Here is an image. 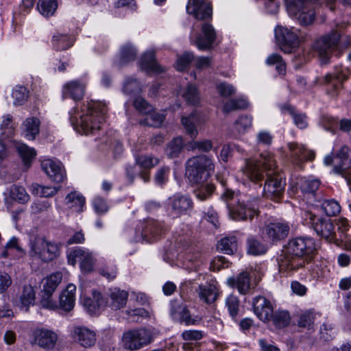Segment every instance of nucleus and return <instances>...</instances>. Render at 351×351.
I'll use <instances>...</instances> for the list:
<instances>
[{"mask_svg":"<svg viewBox=\"0 0 351 351\" xmlns=\"http://www.w3.org/2000/svg\"><path fill=\"white\" fill-rule=\"evenodd\" d=\"M281 110L285 112L287 111L293 117L294 123L300 129L306 128L307 119L304 114L296 113L291 106L289 104L284 105L281 107Z\"/></svg>","mask_w":351,"mask_h":351,"instance_id":"46","label":"nucleus"},{"mask_svg":"<svg viewBox=\"0 0 351 351\" xmlns=\"http://www.w3.org/2000/svg\"><path fill=\"white\" fill-rule=\"evenodd\" d=\"M315 314L312 310L306 311L301 313L298 324L302 327H310L314 322Z\"/></svg>","mask_w":351,"mask_h":351,"instance_id":"62","label":"nucleus"},{"mask_svg":"<svg viewBox=\"0 0 351 351\" xmlns=\"http://www.w3.org/2000/svg\"><path fill=\"white\" fill-rule=\"evenodd\" d=\"M213 142L209 139L199 141H191L189 143V147L191 150L198 149L202 152H208L213 148Z\"/></svg>","mask_w":351,"mask_h":351,"instance_id":"60","label":"nucleus"},{"mask_svg":"<svg viewBox=\"0 0 351 351\" xmlns=\"http://www.w3.org/2000/svg\"><path fill=\"white\" fill-rule=\"evenodd\" d=\"M276 167V160L271 154H261L257 159L246 160L243 171L254 182L263 180L265 174L267 178L263 188L265 196L278 198L284 192L285 182L281 176L275 173Z\"/></svg>","mask_w":351,"mask_h":351,"instance_id":"1","label":"nucleus"},{"mask_svg":"<svg viewBox=\"0 0 351 351\" xmlns=\"http://www.w3.org/2000/svg\"><path fill=\"white\" fill-rule=\"evenodd\" d=\"M186 101L192 105H196L199 101V93L195 85L189 84L182 93Z\"/></svg>","mask_w":351,"mask_h":351,"instance_id":"47","label":"nucleus"},{"mask_svg":"<svg viewBox=\"0 0 351 351\" xmlns=\"http://www.w3.org/2000/svg\"><path fill=\"white\" fill-rule=\"evenodd\" d=\"M39 130L40 121L38 118L32 117L26 119L23 132H25V137L27 140H34L39 133Z\"/></svg>","mask_w":351,"mask_h":351,"instance_id":"38","label":"nucleus"},{"mask_svg":"<svg viewBox=\"0 0 351 351\" xmlns=\"http://www.w3.org/2000/svg\"><path fill=\"white\" fill-rule=\"evenodd\" d=\"M253 311L256 316L263 322L271 321L273 314V305L265 297L258 295L252 299Z\"/></svg>","mask_w":351,"mask_h":351,"instance_id":"20","label":"nucleus"},{"mask_svg":"<svg viewBox=\"0 0 351 351\" xmlns=\"http://www.w3.org/2000/svg\"><path fill=\"white\" fill-rule=\"evenodd\" d=\"M305 215V219L311 224L318 236L329 243L335 244L337 236L335 225L330 219L317 216L311 212H306Z\"/></svg>","mask_w":351,"mask_h":351,"instance_id":"7","label":"nucleus"},{"mask_svg":"<svg viewBox=\"0 0 351 351\" xmlns=\"http://www.w3.org/2000/svg\"><path fill=\"white\" fill-rule=\"evenodd\" d=\"M52 45L56 50H65L71 47L73 43V39L70 36L58 33L52 37Z\"/></svg>","mask_w":351,"mask_h":351,"instance_id":"41","label":"nucleus"},{"mask_svg":"<svg viewBox=\"0 0 351 351\" xmlns=\"http://www.w3.org/2000/svg\"><path fill=\"white\" fill-rule=\"evenodd\" d=\"M218 250L226 254H232L237 250V239L235 236L222 238L217 243Z\"/></svg>","mask_w":351,"mask_h":351,"instance_id":"35","label":"nucleus"},{"mask_svg":"<svg viewBox=\"0 0 351 351\" xmlns=\"http://www.w3.org/2000/svg\"><path fill=\"white\" fill-rule=\"evenodd\" d=\"M214 170L212 158L204 154L191 157L186 162V176L193 184L204 182Z\"/></svg>","mask_w":351,"mask_h":351,"instance_id":"5","label":"nucleus"},{"mask_svg":"<svg viewBox=\"0 0 351 351\" xmlns=\"http://www.w3.org/2000/svg\"><path fill=\"white\" fill-rule=\"evenodd\" d=\"M316 251L315 240L309 237L290 239L278 258L281 273L291 276L310 263Z\"/></svg>","mask_w":351,"mask_h":351,"instance_id":"2","label":"nucleus"},{"mask_svg":"<svg viewBox=\"0 0 351 351\" xmlns=\"http://www.w3.org/2000/svg\"><path fill=\"white\" fill-rule=\"evenodd\" d=\"M65 204L68 208L73 209L76 213H81L84 210L85 198L82 194L77 191L69 193L65 197Z\"/></svg>","mask_w":351,"mask_h":351,"instance_id":"31","label":"nucleus"},{"mask_svg":"<svg viewBox=\"0 0 351 351\" xmlns=\"http://www.w3.org/2000/svg\"><path fill=\"white\" fill-rule=\"evenodd\" d=\"M217 288L213 285H205L199 286V298L207 304L214 302L217 299Z\"/></svg>","mask_w":351,"mask_h":351,"instance_id":"37","label":"nucleus"},{"mask_svg":"<svg viewBox=\"0 0 351 351\" xmlns=\"http://www.w3.org/2000/svg\"><path fill=\"white\" fill-rule=\"evenodd\" d=\"M252 125V117L248 115H241L234 123V128L239 134L245 133Z\"/></svg>","mask_w":351,"mask_h":351,"instance_id":"51","label":"nucleus"},{"mask_svg":"<svg viewBox=\"0 0 351 351\" xmlns=\"http://www.w3.org/2000/svg\"><path fill=\"white\" fill-rule=\"evenodd\" d=\"M58 341L57 334L47 328H36L31 335L30 343L47 351L54 348Z\"/></svg>","mask_w":351,"mask_h":351,"instance_id":"12","label":"nucleus"},{"mask_svg":"<svg viewBox=\"0 0 351 351\" xmlns=\"http://www.w3.org/2000/svg\"><path fill=\"white\" fill-rule=\"evenodd\" d=\"M247 253L252 256H261L267 251V247L255 237H249L246 240Z\"/></svg>","mask_w":351,"mask_h":351,"instance_id":"32","label":"nucleus"},{"mask_svg":"<svg viewBox=\"0 0 351 351\" xmlns=\"http://www.w3.org/2000/svg\"><path fill=\"white\" fill-rule=\"evenodd\" d=\"M29 189L35 195L49 198L54 196L60 191V186H49L32 184L29 186Z\"/></svg>","mask_w":351,"mask_h":351,"instance_id":"33","label":"nucleus"},{"mask_svg":"<svg viewBox=\"0 0 351 351\" xmlns=\"http://www.w3.org/2000/svg\"><path fill=\"white\" fill-rule=\"evenodd\" d=\"M290 228L287 223H270L263 228V233L267 238L277 242L285 239L289 234Z\"/></svg>","mask_w":351,"mask_h":351,"instance_id":"21","label":"nucleus"},{"mask_svg":"<svg viewBox=\"0 0 351 351\" xmlns=\"http://www.w3.org/2000/svg\"><path fill=\"white\" fill-rule=\"evenodd\" d=\"M321 207L328 216H335L341 211L339 204L335 199H324L321 204Z\"/></svg>","mask_w":351,"mask_h":351,"instance_id":"48","label":"nucleus"},{"mask_svg":"<svg viewBox=\"0 0 351 351\" xmlns=\"http://www.w3.org/2000/svg\"><path fill=\"white\" fill-rule=\"evenodd\" d=\"M123 91L127 95L137 94L141 91V86L136 79L128 77L125 82Z\"/></svg>","mask_w":351,"mask_h":351,"instance_id":"56","label":"nucleus"},{"mask_svg":"<svg viewBox=\"0 0 351 351\" xmlns=\"http://www.w3.org/2000/svg\"><path fill=\"white\" fill-rule=\"evenodd\" d=\"M350 70L342 66L336 67L335 70L324 76V83L328 85V93L335 96L337 92L342 88L343 83L348 80Z\"/></svg>","mask_w":351,"mask_h":351,"instance_id":"14","label":"nucleus"},{"mask_svg":"<svg viewBox=\"0 0 351 351\" xmlns=\"http://www.w3.org/2000/svg\"><path fill=\"white\" fill-rule=\"evenodd\" d=\"M41 169L53 182L60 183L66 179L65 169L60 161L51 158L44 159L41 162Z\"/></svg>","mask_w":351,"mask_h":351,"instance_id":"18","label":"nucleus"},{"mask_svg":"<svg viewBox=\"0 0 351 351\" xmlns=\"http://www.w3.org/2000/svg\"><path fill=\"white\" fill-rule=\"evenodd\" d=\"M186 9L189 14L197 20L204 21L212 18V6L206 0H189Z\"/></svg>","mask_w":351,"mask_h":351,"instance_id":"19","label":"nucleus"},{"mask_svg":"<svg viewBox=\"0 0 351 351\" xmlns=\"http://www.w3.org/2000/svg\"><path fill=\"white\" fill-rule=\"evenodd\" d=\"M340 35L337 32H332L317 40L314 44V49L324 63H327L332 53L337 48Z\"/></svg>","mask_w":351,"mask_h":351,"instance_id":"11","label":"nucleus"},{"mask_svg":"<svg viewBox=\"0 0 351 351\" xmlns=\"http://www.w3.org/2000/svg\"><path fill=\"white\" fill-rule=\"evenodd\" d=\"M152 341V332L143 328L128 330L123 333L122 343L130 351L138 350Z\"/></svg>","mask_w":351,"mask_h":351,"instance_id":"9","label":"nucleus"},{"mask_svg":"<svg viewBox=\"0 0 351 351\" xmlns=\"http://www.w3.org/2000/svg\"><path fill=\"white\" fill-rule=\"evenodd\" d=\"M86 84L82 82L75 80L66 83L62 89L64 97H70L73 100H80L85 93Z\"/></svg>","mask_w":351,"mask_h":351,"instance_id":"24","label":"nucleus"},{"mask_svg":"<svg viewBox=\"0 0 351 351\" xmlns=\"http://www.w3.org/2000/svg\"><path fill=\"white\" fill-rule=\"evenodd\" d=\"M136 56L135 48L130 44H126L121 47L120 50L119 60L117 64L121 66L127 63L134 60Z\"/></svg>","mask_w":351,"mask_h":351,"instance_id":"39","label":"nucleus"},{"mask_svg":"<svg viewBox=\"0 0 351 351\" xmlns=\"http://www.w3.org/2000/svg\"><path fill=\"white\" fill-rule=\"evenodd\" d=\"M37 155L34 148L23 143V171L29 169Z\"/></svg>","mask_w":351,"mask_h":351,"instance_id":"53","label":"nucleus"},{"mask_svg":"<svg viewBox=\"0 0 351 351\" xmlns=\"http://www.w3.org/2000/svg\"><path fill=\"white\" fill-rule=\"evenodd\" d=\"M141 67L147 73H161L165 69L156 61L154 51H146L141 60Z\"/></svg>","mask_w":351,"mask_h":351,"instance_id":"26","label":"nucleus"},{"mask_svg":"<svg viewBox=\"0 0 351 351\" xmlns=\"http://www.w3.org/2000/svg\"><path fill=\"white\" fill-rule=\"evenodd\" d=\"M181 121L186 133L192 139H195L198 135L197 126L201 123L199 116L196 113H191L188 117H182Z\"/></svg>","mask_w":351,"mask_h":351,"instance_id":"30","label":"nucleus"},{"mask_svg":"<svg viewBox=\"0 0 351 351\" xmlns=\"http://www.w3.org/2000/svg\"><path fill=\"white\" fill-rule=\"evenodd\" d=\"M271 321L273 322V324L276 327L281 328L286 327L289 324L291 316L287 311L278 310L276 312L273 311Z\"/></svg>","mask_w":351,"mask_h":351,"instance_id":"44","label":"nucleus"},{"mask_svg":"<svg viewBox=\"0 0 351 351\" xmlns=\"http://www.w3.org/2000/svg\"><path fill=\"white\" fill-rule=\"evenodd\" d=\"M75 285L73 284L67 285L60 294L58 308H60L66 312L71 311L75 306Z\"/></svg>","mask_w":351,"mask_h":351,"instance_id":"25","label":"nucleus"},{"mask_svg":"<svg viewBox=\"0 0 351 351\" xmlns=\"http://www.w3.org/2000/svg\"><path fill=\"white\" fill-rule=\"evenodd\" d=\"M288 147L291 152V156L296 165H300L304 160H311L314 158V153L306 149L303 145L290 143Z\"/></svg>","mask_w":351,"mask_h":351,"instance_id":"27","label":"nucleus"},{"mask_svg":"<svg viewBox=\"0 0 351 351\" xmlns=\"http://www.w3.org/2000/svg\"><path fill=\"white\" fill-rule=\"evenodd\" d=\"M267 65H276V69L279 74L284 75L286 71V64L282 57L277 53H273L268 56L266 60Z\"/></svg>","mask_w":351,"mask_h":351,"instance_id":"52","label":"nucleus"},{"mask_svg":"<svg viewBox=\"0 0 351 351\" xmlns=\"http://www.w3.org/2000/svg\"><path fill=\"white\" fill-rule=\"evenodd\" d=\"M126 313L128 315V319L134 322H138L143 318L148 317V312L143 308L128 309Z\"/></svg>","mask_w":351,"mask_h":351,"instance_id":"59","label":"nucleus"},{"mask_svg":"<svg viewBox=\"0 0 351 351\" xmlns=\"http://www.w3.org/2000/svg\"><path fill=\"white\" fill-rule=\"evenodd\" d=\"M275 36L280 49L285 53H291L299 45V38L291 29L282 26L275 29Z\"/></svg>","mask_w":351,"mask_h":351,"instance_id":"13","label":"nucleus"},{"mask_svg":"<svg viewBox=\"0 0 351 351\" xmlns=\"http://www.w3.org/2000/svg\"><path fill=\"white\" fill-rule=\"evenodd\" d=\"M145 115V117L140 121V124L143 125L158 128L165 120L163 114L155 112L154 110L152 112L147 113Z\"/></svg>","mask_w":351,"mask_h":351,"instance_id":"43","label":"nucleus"},{"mask_svg":"<svg viewBox=\"0 0 351 351\" xmlns=\"http://www.w3.org/2000/svg\"><path fill=\"white\" fill-rule=\"evenodd\" d=\"M73 337L84 348L93 346L97 341L95 332L85 326H75L73 328Z\"/></svg>","mask_w":351,"mask_h":351,"instance_id":"23","label":"nucleus"},{"mask_svg":"<svg viewBox=\"0 0 351 351\" xmlns=\"http://www.w3.org/2000/svg\"><path fill=\"white\" fill-rule=\"evenodd\" d=\"M217 90L218 93L224 97H228L233 95L236 90L234 86L227 82H220L217 85Z\"/></svg>","mask_w":351,"mask_h":351,"instance_id":"64","label":"nucleus"},{"mask_svg":"<svg viewBox=\"0 0 351 351\" xmlns=\"http://www.w3.org/2000/svg\"><path fill=\"white\" fill-rule=\"evenodd\" d=\"M128 292L117 288L110 289L106 303L114 310H118L123 307L127 302Z\"/></svg>","mask_w":351,"mask_h":351,"instance_id":"28","label":"nucleus"},{"mask_svg":"<svg viewBox=\"0 0 351 351\" xmlns=\"http://www.w3.org/2000/svg\"><path fill=\"white\" fill-rule=\"evenodd\" d=\"M274 136L272 134L266 130H261L256 134V142L258 145L269 146L271 145Z\"/></svg>","mask_w":351,"mask_h":351,"instance_id":"63","label":"nucleus"},{"mask_svg":"<svg viewBox=\"0 0 351 351\" xmlns=\"http://www.w3.org/2000/svg\"><path fill=\"white\" fill-rule=\"evenodd\" d=\"M201 33L197 34L195 36H191V41L199 50H208L212 48V45L216 39V32L213 26L204 23L201 26Z\"/></svg>","mask_w":351,"mask_h":351,"instance_id":"16","label":"nucleus"},{"mask_svg":"<svg viewBox=\"0 0 351 351\" xmlns=\"http://www.w3.org/2000/svg\"><path fill=\"white\" fill-rule=\"evenodd\" d=\"M339 238L335 244L346 250H351V235L349 234L350 226L346 218L341 217L336 223Z\"/></svg>","mask_w":351,"mask_h":351,"instance_id":"22","label":"nucleus"},{"mask_svg":"<svg viewBox=\"0 0 351 351\" xmlns=\"http://www.w3.org/2000/svg\"><path fill=\"white\" fill-rule=\"evenodd\" d=\"M247 106L248 102L244 99H230L224 104L223 110L224 112H230L233 110L245 109Z\"/></svg>","mask_w":351,"mask_h":351,"instance_id":"49","label":"nucleus"},{"mask_svg":"<svg viewBox=\"0 0 351 351\" xmlns=\"http://www.w3.org/2000/svg\"><path fill=\"white\" fill-rule=\"evenodd\" d=\"M215 186L212 184H206L205 185H202L199 188H197L195 191V195L196 197L200 201H204L208 199L213 191H215Z\"/></svg>","mask_w":351,"mask_h":351,"instance_id":"57","label":"nucleus"},{"mask_svg":"<svg viewBox=\"0 0 351 351\" xmlns=\"http://www.w3.org/2000/svg\"><path fill=\"white\" fill-rule=\"evenodd\" d=\"M193 58V54L190 52H186L182 56L178 58L175 64L176 70L179 71H184L191 63Z\"/></svg>","mask_w":351,"mask_h":351,"instance_id":"61","label":"nucleus"},{"mask_svg":"<svg viewBox=\"0 0 351 351\" xmlns=\"http://www.w3.org/2000/svg\"><path fill=\"white\" fill-rule=\"evenodd\" d=\"M69 265H75L77 261L80 262L81 269L85 272H90L94 265V258L91 252L88 249L75 247L67 254Z\"/></svg>","mask_w":351,"mask_h":351,"instance_id":"15","label":"nucleus"},{"mask_svg":"<svg viewBox=\"0 0 351 351\" xmlns=\"http://www.w3.org/2000/svg\"><path fill=\"white\" fill-rule=\"evenodd\" d=\"M184 142L182 137L178 136L172 139L165 148V154L170 158L179 156L184 147Z\"/></svg>","mask_w":351,"mask_h":351,"instance_id":"36","label":"nucleus"},{"mask_svg":"<svg viewBox=\"0 0 351 351\" xmlns=\"http://www.w3.org/2000/svg\"><path fill=\"white\" fill-rule=\"evenodd\" d=\"M32 256H37L43 262H49L60 254V246L58 243L46 240L43 237H34L29 243Z\"/></svg>","mask_w":351,"mask_h":351,"instance_id":"6","label":"nucleus"},{"mask_svg":"<svg viewBox=\"0 0 351 351\" xmlns=\"http://www.w3.org/2000/svg\"><path fill=\"white\" fill-rule=\"evenodd\" d=\"M0 141L1 142H3L6 138H12L14 136L15 133L14 123L10 115L3 117L0 124Z\"/></svg>","mask_w":351,"mask_h":351,"instance_id":"34","label":"nucleus"},{"mask_svg":"<svg viewBox=\"0 0 351 351\" xmlns=\"http://www.w3.org/2000/svg\"><path fill=\"white\" fill-rule=\"evenodd\" d=\"M178 315L181 322H184L186 326L196 325L199 323V319L197 316L193 317L189 309L185 306L179 307Z\"/></svg>","mask_w":351,"mask_h":351,"instance_id":"50","label":"nucleus"},{"mask_svg":"<svg viewBox=\"0 0 351 351\" xmlns=\"http://www.w3.org/2000/svg\"><path fill=\"white\" fill-rule=\"evenodd\" d=\"M226 304L228 307L229 313L232 318H235L239 311V300L234 295H230L226 300Z\"/></svg>","mask_w":351,"mask_h":351,"instance_id":"58","label":"nucleus"},{"mask_svg":"<svg viewBox=\"0 0 351 351\" xmlns=\"http://www.w3.org/2000/svg\"><path fill=\"white\" fill-rule=\"evenodd\" d=\"M228 285L237 288L241 294H246L250 289V276L249 273L243 271L236 278H229L227 280Z\"/></svg>","mask_w":351,"mask_h":351,"instance_id":"29","label":"nucleus"},{"mask_svg":"<svg viewBox=\"0 0 351 351\" xmlns=\"http://www.w3.org/2000/svg\"><path fill=\"white\" fill-rule=\"evenodd\" d=\"M62 280V274L56 271L47 276L42 280L41 306L47 309L55 311L58 309V304L53 301L52 295Z\"/></svg>","mask_w":351,"mask_h":351,"instance_id":"8","label":"nucleus"},{"mask_svg":"<svg viewBox=\"0 0 351 351\" xmlns=\"http://www.w3.org/2000/svg\"><path fill=\"white\" fill-rule=\"evenodd\" d=\"M107 107L99 101H91L88 104L86 112L79 115L80 121L76 130L86 135L93 134L101 128L106 121Z\"/></svg>","mask_w":351,"mask_h":351,"instance_id":"4","label":"nucleus"},{"mask_svg":"<svg viewBox=\"0 0 351 351\" xmlns=\"http://www.w3.org/2000/svg\"><path fill=\"white\" fill-rule=\"evenodd\" d=\"M159 163V159L149 155H143L136 158V164L145 169H151Z\"/></svg>","mask_w":351,"mask_h":351,"instance_id":"55","label":"nucleus"},{"mask_svg":"<svg viewBox=\"0 0 351 351\" xmlns=\"http://www.w3.org/2000/svg\"><path fill=\"white\" fill-rule=\"evenodd\" d=\"M84 304L90 313H95L104 304V301L100 293L93 291V298H85Z\"/></svg>","mask_w":351,"mask_h":351,"instance_id":"42","label":"nucleus"},{"mask_svg":"<svg viewBox=\"0 0 351 351\" xmlns=\"http://www.w3.org/2000/svg\"><path fill=\"white\" fill-rule=\"evenodd\" d=\"M221 199L226 204L229 216L236 221L252 220L259 215L260 199L226 189Z\"/></svg>","mask_w":351,"mask_h":351,"instance_id":"3","label":"nucleus"},{"mask_svg":"<svg viewBox=\"0 0 351 351\" xmlns=\"http://www.w3.org/2000/svg\"><path fill=\"white\" fill-rule=\"evenodd\" d=\"M133 106L141 114H145L152 112L153 107L143 97L141 96L136 97L133 100Z\"/></svg>","mask_w":351,"mask_h":351,"instance_id":"54","label":"nucleus"},{"mask_svg":"<svg viewBox=\"0 0 351 351\" xmlns=\"http://www.w3.org/2000/svg\"><path fill=\"white\" fill-rule=\"evenodd\" d=\"M163 232L164 228L161 223L152 220L148 222L143 234L145 237H147V239H149V237L157 239Z\"/></svg>","mask_w":351,"mask_h":351,"instance_id":"40","label":"nucleus"},{"mask_svg":"<svg viewBox=\"0 0 351 351\" xmlns=\"http://www.w3.org/2000/svg\"><path fill=\"white\" fill-rule=\"evenodd\" d=\"M37 6L42 15L49 16L56 12L58 8V0H39Z\"/></svg>","mask_w":351,"mask_h":351,"instance_id":"45","label":"nucleus"},{"mask_svg":"<svg viewBox=\"0 0 351 351\" xmlns=\"http://www.w3.org/2000/svg\"><path fill=\"white\" fill-rule=\"evenodd\" d=\"M193 206L192 199L185 195L178 193L168 199V210L176 217L188 214L193 209Z\"/></svg>","mask_w":351,"mask_h":351,"instance_id":"17","label":"nucleus"},{"mask_svg":"<svg viewBox=\"0 0 351 351\" xmlns=\"http://www.w3.org/2000/svg\"><path fill=\"white\" fill-rule=\"evenodd\" d=\"M350 160L351 151L347 146H343L335 156H326L324 162L326 165H330L333 162L335 163L333 171L335 173L342 174L345 176L351 190V168L346 170L343 167Z\"/></svg>","mask_w":351,"mask_h":351,"instance_id":"10","label":"nucleus"}]
</instances>
